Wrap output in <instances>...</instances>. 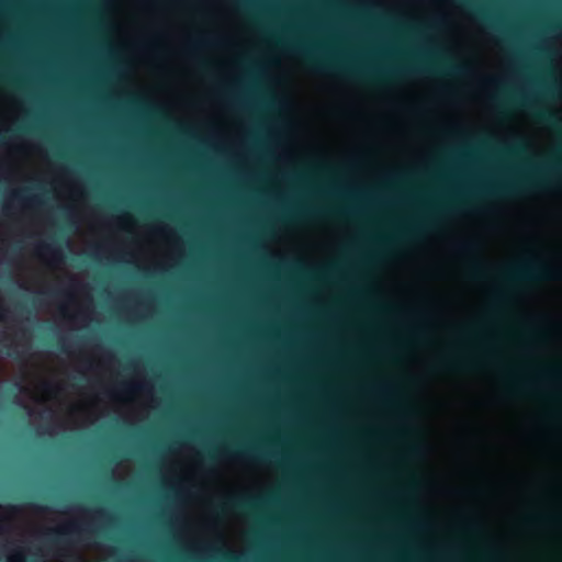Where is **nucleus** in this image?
Returning <instances> with one entry per match:
<instances>
[{
    "label": "nucleus",
    "mask_w": 562,
    "mask_h": 562,
    "mask_svg": "<svg viewBox=\"0 0 562 562\" xmlns=\"http://www.w3.org/2000/svg\"><path fill=\"white\" fill-rule=\"evenodd\" d=\"M289 49L300 55L306 65L315 72H335L352 79H375L382 77V72L367 71L353 66H348L336 60L316 56L313 50L301 44H292Z\"/></svg>",
    "instance_id": "obj_1"
},
{
    "label": "nucleus",
    "mask_w": 562,
    "mask_h": 562,
    "mask_svg": "<svg viewBox=\"0 0 562 562\" xmlns=\"http://www.w3.org/2000/svg\"><path fill=\"white\" fill-rule=\"evenodd\" d=\"M557 277V269L538 259L509 266L502 271V278L507 282L546 280Z\"/></svg>",
    "instance_id": "obj_2"
},
{
    "label": "nucleus",
    "mask_w": 562,
    "mask_h": 562,
    "mask_svg": "<svg viewBox=\"0 0 562 562\" xmlns=\"http://www.w3.org/2000/svg\"><path fill=\"white\" fill-rule=\"evenodd\" d=\"M88 533H90L89 530L81 528L77 522H69L47 533L48 549L55 550L60 557H66L67 549L71 546L72 536L83 538Z\"/></svg>",
    "instance_id": "obj_3"
},
{
    "label": "nucleus",
    "mask_w": 562,
    "mask_h": 562,
    "mask_svg": "<svg viewBox=\"0 0 562 562\" xmlns=\"http://www.w3.org/2000/svg\"><path fill=\"white\" fill-rule=\"evenodd\" d=\"M258 502L251 497H229L220 505V509L251 512L258 508Z\"/></svg>",
    "instance_id": "obj_4"
},
{
    "label": "nucleus",
    "mask_w": 562,
    "mask_h": 562,
    "mask_svg": "<svg viewBox=\"0 0 562 562\" xmlns=\"http://www.w3.org/2000/svg\"><path fill=\"white\" fill-rule=\"evenodd\" d=\"M218 453L225 457H235L239 459H250L256 461H266L267 454L258 450L257 448L247 449H231L224 448L218 450Z\"/></svg>",
    "instance_id": "obj_5"
},
{
    "label": "nucleus",
    "mask_w": 562,
    "mask_h": 562,
    "mask_svg": "<svg viewBox=\"0 0 562 562\" xmlns=\"http://www.w3.org/2000/svg\"><path fill=\"white\" fill-rule=\"evenodd\" d=\"M546 183L543 181H527L525 183H521V184H502V186H498L496 188H494L493 190H490L488 193H492V194H513V193H516L517 191H520L522 189H527V188H532V187H544Z\"/></svg>",
    "instance_id": "obj_6"
},
{
    "label": "nucleus",
    "mask_w": 562,
    "mask_h": 562,
    "mask_svg": "<svg viewBox=\"0 0 562 562\" xmlns=\"http://www.w3.org/2000/svg\"><path fill=\"white\" fill-rule=\"evenodd\" d=\"M30 189H22L19 191H14L12 193V200L18 202L19 204H24L27 206H34L41 204V200L36 195L29 194Z\"/></svg>",
    "instance_id": "obj_7"
},
{
    "label": "nucleus",
    "mask_w": 562,
    "mask_h": 562,
    "mask_svg": "<svg viewBox=\"0 0 562 562\" xmlns=\"http://www.w3.org/2000/svg\"><path fill=\"white\" fill-rule=\"evenodd\" d=\"M441 70L449 75L461 76L469 71V67L464 64H456L450 60L445 61L441 66Z\"/></svg>",
    "instance_id": "obj_8"
},
{
    "label": "nucleus",
    "mask_w": 562,
    "mask_h": 562,
    "mask_svg": "<svg viewBox=\"0 0 562 562\" xmlns=\"http://www.w3.org/2000/svg\"><path fill=\"white\" fill-rule=\"evenodd\" d=\"M38 249L43 252L49 254L55 260L60 261L63 259V252L59 248L53 244H41Z\"/></svg>",
    "instance_id": "obj_9"
},
{
    "label": "nucleus",
    "mask_w": 562,
    "mask_h": 562,
    "mask_svg": "<svg viewBox=\"0 0 562 562\" xmlns=\"http://www.w3.org/2000/svg\"><path fill=\"white\" fill-rule=\"evenodd\" d=\"M535 116L543 123L555 125L558 123V117L554 113L550 111H536Z\"/></svg>",
    "instance_id": "obj_10"
},
{
    "label": "nucleus",
    "mask_w": 562,
    "mask_h": 562,
    "mask_svg": "<svg viewBox=\"0 0 562 562\" xmlns=\"http://www.w3.org/2000/svg\"><path fill=\"white\" fill-rule=\"evenodd\" d=\"M527 151L526 143L521 139L516 142L510 148L506 150L508 155L519 156Z\"/></svg>",
    "instance_id": "obj_11"
},
{
    "label": "nucleus",
    "mask_w": 562,
    "mask_h": 562,
    "mask_svg": "<svg viewBox=\"0 0 562 562\" xmlns=\"http://www.w3.org/2000/svg\"><path fill=\"white\" fill-rule=\"evenodd\" d=\"M8 562H26L24 552L22 550H18L9 558Z\"/></svg>",
    "instance_id": "obj_12"
},
{
    "label": "nucleus",
    "mask_w": 562,
    "mask_h": 562,
    "mask_svg": "<svg viewBox=\"0 0 562 562\" xmlns=\"http://www.w3.org/2000/svg\"><path fill=\"white\" fill-rule=\"evenodd\" d=\"M459 249L462 252H471L475 249V245L472 241H465L459 245Z\"/></svg>",
    "instance_id": "obj_13"
},
{
    "label": "nucleus",
    "mask_w": 562,
    "mask_h": 562,
    "mask_svg": "<svg viewBox=\"0 0 562 562\" xmlns=\"http://www.w3.org/2000/svg\"><path fill=\"white\" fill-rule=\"evenodd\" d=\"M542 373L546 376H558L560 374V368L559 367H550V368L546 369Z\"/></svg>",
    "instance_id": "obj_14"
},
{
    "label": "nucleus",
    "mask_w": 562,
    "mask_h": 562,
    "mask_svg": "<svg viewBox=\"0 0 562 562\" xmlns=\"http://www.w3.org/2000/svg\"><path fill=\"white\" fill-rule=\"evenodd\" d=\"M471 270L474 276L480 277L484 272L483 266L480 262H474L471 266Z\"/></svg>",
    "instance_id": "obj_15"
},
{
    "label": "nucleus",
    "mask_w": 562,
    "mask_h": 562,
    "mask_svg": "<svg viewBox=\"0 0 562 562\" xmlns=\"http://www.w3.org/2000/svg\"><path fill=\"white\" fill-rule=\"evenodd\" d=\"M217 552H221L223 559H225L226 561H229V562H237L238 561V557L235 555L234 553L224 552V551H221V550H217Z\"/></svg>",
    "instance_id": "obj_16"
},
{
    "label": "nucleus",
    "mask_w": 562,
    "mask_h": 562,
    "mask_svg": "<svg viewBox=\"0 0 562 562\" xmlns=\"http://www.w3.org/2000/svg\"><path fill=\"white\" fill-rule=\"evenodd\" d=\"M143 389H144L143 385H131V384H126V383L121 385V390L123 392H130V391L143 390Z\"/></svg>",
    "instance_id": "obj_17"
},
{
    "label": "nucleus",
    "mask_w": 562,
    "mask_h": 562,
    "mask_svg": "<svg viewBox=\"0 0 562 562\" xmlns=\"http://www.w3.org/2000/svg\"><path fill=\"white\" fill-rule=\"evenodd\" d=\"M57 348H58L61 352H66V353H68V352H69V348H68V345L66 344V341L58 342Z\"/></svg>",
    "instance_id": "obj_18"
},
{
    "label": "nucleus",
    "mask_w": 562,
    "mask_h": 562,
    "mask_svg": "<svg viewBox=\"0 0 562 562\" xmlns=\"http://www.w3.org/2000/svg\"><path fill=\"white\" fill-rule=\"evenodd\" d=\"M513 102H515V103H519V104H521L522 106L532 108V104H531V103H528V102H525V101H518V100H516V99H513Z\"/></svg>",
    "instance_id": "obj_19"
},
{
    "label": "nucleus",
    "mask_w": 562,
    "mask_h": 562,
    "mask_svg": "<svg viewBox=\"0 0 562 562\" xmlns=\"http://www.w3.org/2000/svg\"><path fill=\"white\" fill-rule=\"evenodd\" d=\"M46 294L49 296H58V295L63 294V292L61 291H50V292H47Z\"/></svg>",
    "instance_id": "obj_20"
},
{
    "label": "nucleus",
    "mask_w": 562,
    "mask_h": 562,
    "mask_svg": "<svg viewBox=\"0 0 562 562\" xmlns=\"http://www.w3.org/2000/svg\"><path fill=\"white\" fill-rule=\"evenodd\" d=\"M205 44H207V42H206V41H204V40H198V41H195L194 46H203V45H205Z\"/></svg>",
    "instance_id": "obj_21"
},
{
    "label": "nucleus",
    "mask_w": 562,
    "mask_h": 562,
    "mask_svg": "<svg viewBox=\"0 0 562 562\" xmlns=\"http://www.w3.org/2000/svg\"><path fill=\"white\" fill-rule=\"evenodd\" d=\"M476 14H477V16H480L486 21L488 20L487 16L482 11H476Z\"/></svg>",
    "instance_id": "obj_22"
},
{
    "label": "nucleus",
    "mask_w": 562,
    "mask_h": 562,
    "mask_svg": "<svg viewBox=\"0 0 562 562\" xmlns=\"http://www.w3.org/2000/svg\"><path fill=\"white\" fill-rule=\"evenodd\" d=\"M329 213L336 214V215L342 214V212H340L339 210H331Z\"/></svg>",
    "instance_id": "obj_23"
},
{
    "label": "nucleus",
    "mask_w": 562,
    "mask_h": 562,
    "mask_svg": "<svg viewBox=\"0 0 562 562\" xmlns=\"http://www.w3.org/2000/svg\"><path fill=\"white\" fill-rule=\"evenodd\" d=\"M7 355H8V356H11V357H14V358H19V355H18V353H16V355H13V353H12V352H10V351H7Z\"/></svg>",
    "instance_id": "obj_24"
},
{
    "label": "nucleus",
    "mask_w": 562,
    "mask_h": 562,
    "mask_svg": "<svg viewBox=\"0 0 562 562\" xmlns=\"http://www.w3.org/2000/svg\"><path fill=\"white\" fill-rule=\"evenodd\" d=\"M34 508H36L37 510H46L47 508H44V507H38L36 505H33Z\"/></svg>",
    "instance_id": "obj_25"
},
{
    "label": "nucleus",
    "mask_w": 562,
    "mask_h": 562,
    "mask_svg": "<svg viewBox=\"0 0 562 562\" xmlns=\"http://www.w3.org/2000/svg\"><path fill=\"white\" fill-rule=\"evenodd\" d=\"M414 70H416V71H427L428 69H426V68H420V69H412V71H414Z\"/></svg>",
    "instance_id": "obj_26"
},
{
    "label": "nucleus",
    "mask_w": 562,
    "mask_h": 562,
    "mask_svg": "<svg viewBox=\"0 0 562 562\" xmlns=\"http://www.w3.org/2000/svg\"><path fill=\"white\" fill-rule=\"evenodd\" d=\"M9 209H10V206H9V205L4 207V210H3V211H4V214H8V213H9Z\"/></svg>",
    "instance_id": "obj_27"
},
{
    "label": "nucleus",
    "mask_w": 562,
    "mask_h": 562,
    "mask_svg": "<svg viewBox=\"0 0 562 562\" xmlns=\"http://www.w3.org/2000/svg\"><path fill=\"white\" fill-rule=\"evenodd\" d=\"M548 168L555 170V169H557V166L551 165V166H548Z\"/></svg>",
    "instance_id": "obj_28"
},
{
    "label": "nucleus",
    "mask_w": 562,
    "mask_h": 562,
    "mask_svg": "<svg viewBox=\"0 0 562 562\" xmlns=\"http://www.w3.org/2000/svg\"><path fill=\"white\" fill-rule=\"evenodd\" d=\"M313 212H308V213H302L301 215H312Z\"/></svg>",
    "instance_id": "obj_29"
},
{
    "label": "nucleus",
    "mask_w": 562,
    "mask_h": 562,
    "mask_svg": "<svg viewBox=\"0 0 562 562\" xmlns=\"http://www.w3.org/2000/svg\"><path fill=\"white\" fill-rule=\"evenodd\" d=\"M0 142H1L2 144H4V137H3V136H1V137H0Z\"/></svg>",
    "instance_id": "obj_30"
},
{
    "label": "nucleus",
    "mask_w": 562,
    "mask_h": 562,
    "mask_svg": "<svg viewBox=\"0 0 562 562\" xmlns=\"http://www.w3.org/2000/svg\"><path fill=\"white\" fill-rule=\"evenodd\" d=\"M201 66L205 68L207 65L205 63H202Z\"/></svg>",
    "instance_id": "obj_31"
},
{
    "label": "nucleus",
    "mask_w": 562,
    "mask_h": 562,
    "mask_svg": "<svg viewBox=\"0 0 562 562\" xmlns=\"http://www.w3.org/2000/svg\"><path fill=\"white\" fill-rule=\"evenodd\" d=\"M3 318V313L0 311V319Z\"/></svg>",
    "instance_id": "obj_32"
}]
</instances>
